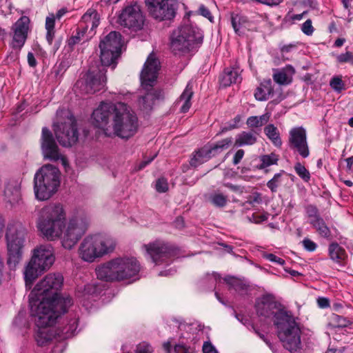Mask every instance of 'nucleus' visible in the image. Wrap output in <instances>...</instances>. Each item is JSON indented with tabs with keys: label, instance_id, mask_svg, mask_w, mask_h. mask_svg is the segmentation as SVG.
I'll use <instances>...</instances> for the list:
<instances>
[{
	"label": "nucleus",
	"instance_id": "f257e3e1",
	"mask_svg": "<svg viewBox=\"0 0 353 353\" xmlns=\"http://www.w3.org/2000/svg\"><path fill=\"white\" fill-rule=\"evenodd\" d=\"M63 282L61 274L50 273L35 285L29 295L30 312L36 318L38 327L36 340L39 345L56 337L57 333L52 326L57 318L73 304L70 296L58 293Z\"/></svg>",
	"mask_w": 353,
	"mask_h": 353
},
{
	"label": "nucleus",
	"instance_id": "f03ea898",
	"mask_svg": "<svg viewBox=\"0 0 353 353\" xmlns=\"http://www.w3.org/2000/svg\"><path fill=\"white\" fill-rule=\"evenodd\" d=\"M66 213L60 203H51L40 211L37 228L49 241L61 239L62 246L71 250L84 235L90 225V218L83 212L72 216L65 223Z\"/></svg>",
	"mask_w": 353,
	"mask_h": 353
},
{
	"label": "nucleus",
	"instance_id": "7ed1b4c3",
	"mask_svg": "<svg viewBox=\"0 0 353 353\" xmlns=\"http://www.w3.org/2000/svg\"><path fill=\"white\" fill-rule=\"evenodd\" d=\"M259 316L272 321L283 347L291 352L301 348V327L297 319L285 310L270 294L263 295L256 303Z\"/></svg>",
	"mask_w": 353,
	"mask_h": 353
},
{
	"label": "nucleus",
	"instance_id": "20e7f679",
	"mask_svg": "<svg viewBox=\"0 0 353 353\" xmlns=\"http://www.w3.org/2000/svg\"><path fill=\"white\" fill-rule=\"evenodd\" d=\"M140 265L134 257H117L96 268L97 278L105 281H121L136 276Z\"/></svg>",
	"mask_w": 353,
	"mask_h": 353
},
{
	"label": "nucleus",
	"instance_id": "39448f33",
	"mask_svg": "<svg viewBox=\"0 0 353 353\" xmlns=\"http://www.w3.org/2000/svg\"><path fill=\"white\" fill-rule=\"evenodd\" d=\"M115 240L108 236L100 234H90L81 242L78 248L79 258L88 263L112 253L116 248Z\"/></svg>",
	"mask_w": 353,
	"mask_h": 353
},
{
	"label": "nucleus",
	"instance_id": "423d86ee",
	"mask_svg": "<svg viewBox=\"0 0 353 353\" xmlns=\"http://www.w3.org/2000/svg\"><path fill=\"white\" fill-rule=\"evenodd\" d=\"M138 128V118L130 107L124 103H117L111 126L107 129V137L128 139L137 132Z\"/></svg>",
	"mask_w": 353,
	"mask_h": 353
},
{
	"label": "nucleus",
	"instance_id": "0eeeda50",
	"mask_svg": "<svg viewBox=\"0 0 353 353\" xmlns=\"http://www.w3.org/2000/svg\"><path fill=\"white\" fill-rule=\"evenodd\" d=\"M61 172L59 170L51 165H43L34 174V192L39 201L49 199L55 194L60 185Z\"/></svg>",
	"mask_w": 353,
	"mask_h": 353
},
{
	"label": "nucleus",
	"instance_id": "6e6552de",
	"mask_svg": "<svg viewBox=\"0 0 353 353\" xmlns=\"http://www.w3.org/2000/svg\"><path fill=\"white\" fill-rule=\"evenodd\" d=\"M159 68L160 63L159 60L154 54L151 53L148 56L141 73V85L144 89L148 90L146 94L139 100V105L144 110L151 109L154 101L159 99L161 96V91L153 89L149 90V88L153 86L157 79Z\"/></svg>",
	"mask_w": 353,
	"mask_h": 353
},
{
	"label": "nucleus",
	"instance_id": "1a4fd4ad",
	"mask_svg": "<svg viewBox=\"0 0 353 353\" xmlns=\"http://www.w3.org/2000/svg\"><path fill=\"white\" fill-rule=\"evenodd\" d=\"M203 32L200 29L185 25L174 30L170 37V48L175 54L189 52L203 42Z\"/></svg>",
	"mask_w": 353,
	"mask_h": 353
},
{
	"label": "nucleus",
	"instance_id": "9d476101",
	"mask_svg": "<svg viewBox=\"0 0 353 353\" xmlns=\"http://www.w3.org/2000/svg\"><path fill=\"white\" fill-rule=\"evenodd\" d=\"M26 230L20 223H10L6 234L8 250V265L14 268L22 259Z\"/></svg>",
	"mask_w": 353,
	"mask_h": 353
},
{
	"label": "nucleus",
	"instance_id": "9b49d317",
	"mask_svg": "<svg viewBox=\"0 0 353 353\" xmlns=\"http://www.w3.org/2000/svg\"><path fill=\"white\" fill-rule=\"evenodd\" d=\"M57 117L65 116L63 121H58L53 125L54 132L59 143L64 147H71L79 139V131L75 118L68 112L60 110Z\"/></svg>",
	"mask_w": 353,
	"mask_h": 353
},
{
	"label": "nucleus",
	"instance_id": "f8f14e48",
	"mask_svg": "<svg viewBox=\"0 0 353 353\" xmlns=\"http://www.w3.org/2000/svg\"><path fill=\"white\" fill-rule=\"evenodd\" d=\"M100 58L103 65L116 67V60L120 55L121 48V35L119 32L112 31L103 39L99 43Z\"/></svg>",
	"mask_w": 353,
	"mask_h": 353
},
{
	"label": "nucleus",
	"instance_id": "ddd939ff",
	"mask_svg": "<svg viewBox=\"0 0 353 353\" xmlns=\"http://www.w3.org/2000/svg\"><path fill=\"white\" fill-rule=\"evenodd\" d=\"M104 66L102 64L100 67H90L88 72L77 81L76 87L86 94H93L102 90L106 82V70Z\"/></svg>",
	"mask_w": 353,
	"mask_h": 353
},
{
	"label": "nucleus",
	"instance_id": "4468645a",
	"mask_svg": "<svg viewBox=\"0 0 353 353\" xmlns=\"http://www.w3.org/2000/svg\"><path fill=\"white\" fill-rule=\"evenodd\" d=\"M142 248L152 261L157 265L169 263L177 254V250L173 245L161 240L144 244Z\"/></svg>",
	"mask_w": 353,
	"mask_h": 353
},
{
	"label": "nucleus",
	"instance_id": "2eb2a0df",
	"mask_svg": "<svg viewBox=\"0 0 353 353\" xmlns=\"http://www.w3.org/2000/svg\"><path fill=\"white\" fill-rule=\"evenodd\" d=\"M40 142L41 152L45 159L52 161L60 160L65 168L68 166L66 158L61 153L52 133L46 127L42 128Z\"/></svg>",
	"mask_w": 353,
	"mask_h": 353
},
{
	"label": "nucleus",
	"instance_id": "dca6fc26",
	"mask_svg": "<svg viewBox=\"0 0 353 353\" xmlns=\"http://www.w3.org/2000/svg\"><path fill=\"white\" fill-rule=\"evenodd\" d=\"M150 14L159 21L173 19L177 8L175 0H145Z\"/></svg>",
	"mask_w": 353,
	"mask_h": 353
},
{
	"label": "nucleus",
	"instance_id": "f3484780",
	"mask_svg": "<svg viewBox=\"0 0 353 353\" xmlns=\"http://www.w3.org/2000/svg\"><path fill=\"white\" fill-rule=\"evenodd\" d=\"M117 103L101 102L99 105L93 111L92 118L95 127L103 130L108 136V128L111 126L113 115L116 112Z\"/></svg>",
	"mask_w": 353,
	"mask_h": 353
},
{
	"label": "nucleus",
	"instance_id": "a211bd4d",
	"mask_svg": "<svg viewBox=\"0 0 353 353\" xmlns=\"http://www.w3.org/2000/svg\"><path fill=\"white\" fill-rule=\"evenodd\" d=\"M118 23L125 28L134 30H141L144 23V17L137 4L125 7L118 16Z\"/></svg>",
	"mask_w": 353,
	"mask_h": 353
},
{
	"label": "nucleus",
	"instance_id": "6ab92c4d",
	"mask_svg": "<svg viewBox=\"0 0 353 353\" xmlns=\"http://www.w3.org/2000/svg\"><path fill=\"white\" fill-rule=\"evenodd\" d=\"M30 19L26 16L19 18L12 26V38L10 47L19 52L24 46L29 31Z\"/></svg>",
	"mask_w": 353,
	"mask_h": 353
},
{
	"label": "nucleus",
	"instance_id": "aec40b11",
	"mask_svg": "<svg viewBox=\"0 0 353 353\" xmlns=\"http://www.w3.org/2000/svg\"><path fill=\"white\" fill-rule=\"evenodd\" d=\"M290 148L296 151L303 158L310 154L305 130L302 127L294 128L289 132Z\"/></svg>",
	"mask_w": 353,
	"mask_h": 353
},
{
	"label": "nucleus",
	"instance_id": "412c9836",
	"mask_svg": "<svg viewBox=\"0 0 353 353\" xmlns=\"http://www.w3.org/2000/svg\"><path fill=\"white\" fill-rule=\"evenodd\" d=\"M31 259L47 271L55 261L54 248L50 244L39 245L33 250Z\"/></svg>",
	"mask_w": 353,
	"mask_h": 353
},
{
	"label": "nucleus",
	"instance_id": "4be33fe9",
	"mask_svg": "<svg viewBox=\"0 0 353 353\" xmlns=\"http://www.w3.org/2000/svg\"><path fill=\"white\" fill-rule=\"evenodd\" d=\"M100 23V16L97 11L94 9H88L79 23V26L83 28L89 32L96 33V28L99 26Z\"/></svg>",
	"mask_w": 353,
	"mask_h": 353
},
{
	"label": "nucleus",
	"instance_id": "5701e85b",
	"mask_svg": "<svg viewBox=\"0 0 353 353\" xmlns=\"http://www.w3.org/2000/svg\"><path fill=\"white\" fill-rule=\"evenodd\" d=\"M21 184L19 179L10 180L4 190L5 198L11 205L17 204L21 200Z\"/></svg>",
	"mask_w": 353,
	"mask_h": 353
},
{
	"label": "nucleus",
	"instance_id": "b1692460",
	"mask_svg": "<svg viewBox=\"0 0 353 353\" xmlns=\"http://www.w3.org/2000/svg\"><path fill=\"white\" fill-rule=\"evenodd\" d=\"M46 272L38 263L33 262L31 259L24 269L23 274L26 285L27 287L31 288L33 282L36 279Z\"/></svg>",
	"mask_w": 353,
	"mask_h": 353
},
{
	"label": "nucleus",
	"instance_id": "393cba45",
	"mask_svg": "<svg viewBox=\"0 0 353 353\" xmlns=\"http://www.w3.org/2000/svg\"><path fill=\"white\" fill-rule=\"evenodd\" d=\"M241 81V71L238 68H227L220 77V84L223 87L240 83Z\"/></svg>",
	"mask_w": 353,
	"mask_h": 353
},
{
	"label": "nucleus",
	"instance_id": "a878e982",
	"mask_svg": "<svg viewBox=\"0 0 353 353\" xmlns=\"http://www.w3.org/2000/svg\"><path fill=\"white\" fill-rule=\"evenodd\" d=\"M294 73V68L292 65H288L282 70H277L273 74V79L279 85H288L292 83Z\"/></svg>",
	"mask_w": 353,
	"mask_h": 353
},
{
	"label": "nucleus",
	"instance_id": "bb28decb",
	"mask_svg": "<svg viewBox=\"0 0 353 353\" xmlns=\"http://www.w3.org/2000/svg\"><path fill=\"white\" fill-rule=\"evenodd\" d=\"M231 23L234 32L239 35L243 34L249 26L248 18L239 14H231Z\"/></svg>",
	"mask_w": 353,
	"mask_h": 353
},
{
	"label": "nucleus",
	"instance_id": "cd10ccee",
	"mask_svg": "<svg viewBox=\"0 0 353 353\" xmlns=\"http://www.w3.org/2000/svg\"><path fill=\"white\" fill-rule=\"evenodd\" d=\"M94 36V32H89L79 26L77 30V34L74 36H72L68 40V44L71 48H72L73 46L77 43H84L89 41Z\"/></svg>",
	"mask_w": 353,
	"mask_h": 353
},
{
	"label": "nucleus",
	"instance_id": "c85d7f7f",
	"mask_svg": "<svg viewBox=\"0 0 353 353\" xmlns=\"http://www.w3.org/2000/svg\"><path fill=\"white\" fill-rule=\"evenodd\" d=\"M257 141V134L253 131H243L238 134L235 138L234 145L242 147L254 145Z\"/></svg>",
	"mask_w": 353,
	"mask_h": 353
},
{
	"label": "nucleus",
	"instance_id": "c756f323",
	"mask_svg": "<svg viewBox=\"0 0 353 353\" xmlns=\"http://www.w3.org/2000/svg\"><path fill=\"white\" fill-rule=\"evenodd\" d=\"M193 94L192 85L191 83H188L177 101V103L181 105L180 110L181 112L185 113L189 110L191 106L190 100Z\"/></svg>",
	"mask_w": 353,
	"mask_h": 353
},
{
	"label": "nucleus",
	"instance_id": "7c9ffc66",
	"mask_svg": "<svg viewBox=\"0 0 353 353\" xmlns=\"http://www.w3.org/2000/svg\"><path fill=\"white\" fill-rule=\"evenodd\" d=\"M272 93L273 88L272 81L270 79H268L261 83L260 85L256 90L254 97L258 101H266Z\"/></svg>",
	"mask_w": 353,
	"mask_h": 353
},
{
	"label": "nucleus",
	"instance_id": "2f4dec72",
	"mask_svg": "<svg viewBox=\"0 0 353 353\" xmlns=\"http://www.w3.org/2000/svg\"><path fill=\"white\" fill-rule=\"evenodd\" d=\"M212 156L208 146H205L195 152L190 160V165L197 167L208 161Z\"/></svg>",
	"mask_w": 353,
	"mask_h": 353
},
{
	"label": "nucleus",
	"instance_id": "473e14b6",
	"mask_svg": "<svg viewBox=\"0 0 353 353\" xmlns=\"http://www.w3.org/2000/svg\"><path fill=\"white\" fill-rule=\"evenodd\" d=\"M328 252L330 258L336 263H341L347 257L345 249L337 243H332L329 245Z\"/></svg>",
	"mask_w": 353,
	"mask_h": 353
},
{
	"label": "nucleus",
	"instance_id": "72a5a7b5",
	"mask_svg": "<svg viewBox=\"0 0 353 353\" xmlns=\"http://www.w3.org/2000/svg\"><path fill=\"white\" fill-rule=\"evenodd\" d=\"M225 281L230 287L241 295L245 294L250 288V285L245 281L235 277H226Z\"/></svg>",
	"mask_w": 353,
	"mask_h": 353
},
{
	"label": "nucleus",
	"instance_id": "f704fd0d",
	"mask_svg": "<svg viewBox=\"0 0 353 353\" xmlns=\"http://www.w3.org/2000/svg\"><path fill=\"white\" fill-rule=\"evenodd\" d=\"M309 223L321 237L325 239H330L331 237L332 234L330 229L327 227L325 222L321 217L315 221H310Z\"/></svg>",
	"mask_w": 353,
	"mask_h": 353
},
{
	"label": "nucleus",
	"instance_id": "c9c22d12",
	"mask_svg": "<svg viewBox=\"0 0 353 353\" xmlns=\"http://www.w3.org/2000/svg\"><path fill=\"white\" fill-rule=\"evenodd\" d=\"M264 133L276 147H281L282 141L279 132L273 124H268L264 128Z\"/></svg>",
	"mask_w": 353,
	"mask_h": 353
},
{
	"label": "nucleus",
	"instance_id": "e433bc0d",
	"mask_svg": "<svg viewBox=\"0 0 353 353\" xmlns=\"http://www.w3.org/2000/svg\"><path fill=\"white\" fill-rule=\"evenodd\" d=\"M270 117V114L268 112L259 117L252 116L248 118L246 124L251 128H260L268 122Z\"/></svg>",
	"mask_w": 353,
	"mask_h": 353
},
{
	"label": "nucleus",
	"instance_id": "4c0bfd02",
	"mask_svg": "<svg viewBox=\"0 0 353 353\" xmlns=\"http://www.w3.org/2000/svg\"><path fill=\"white\" fill-rule=\"evenodd\" d=\"M232 142L233 139L232 137H228L221 141H219L214 145L208 147L210 150H211L212 156L214 157L218 154L219 153L221 152L222 151L229 148L230 146L232 145Z\"/></svg>",
	"mask_w": 353,
	"mask_h": 353
},
{
	"label": "nucleus",
	"instance_id": "58836bf2",
	"mask_svg": "<svg viewBox=\"0 0 353 353\" xmlns=\"http://www.w3.org/2000/svg\"><path fill=\"white\" fill-rule=\"evenodd\" d=\"M77 327L78 317L76 315H74V316L70 319L66 326L62 330L61 336L64 338L71 336L74 334Z\"/></svg>",
	"mask_w": 353,
	"mask_h": 353
},
{
	"label": "nucleus",
	"instance_id": "ea45409f",
	"mask_svg": "<svg viewBox=\"0 0 353 353\" xmlns=\"http://www.w3.org/2000/svg\"><path fill=\"white\" fill-rule=\"evenodd\" d=\"M210 200L214 206L223 208L227 204L228 198L222 193L215 192L210 195Z\"/></svg>",
	"mask_w": 353,
	"mask_h": 353
},
{
	"label": "nucleus",
	"instance_id": "a19ab883",
	"mask_svg": "<svg viewBox=\"0 0 353 353\" xmlns=\"http://www.w3.org/2000/svg\"><path fill=\"white\" fill-rule=\"evenodd\" d=\"M279 160L278 156L274 153L270 154L263 155L260 157L261 162V168H265L270 165L276 164Z\"/></svg>",
	"mask_w": 353,
	"mask_h": 353
},
{
	"label": "nucleus",
	"instance_id": "79ce46f5",
	"mask_svg": "<svg viewBox=\"0 0 353 353\" xmlns=\"http://www.w3.org/2000/svg\"><path fill=\"white\" fill-rule=\"evenodd\" d=\"M241 120V117L239 114L236 115L233 120L228 122L224 127L221 128V132L218 134L237 128Z\"/></svg>",
	"mask_w": 353,
	"mask_h": 353
},
{
	"label": "nucleus",
	"instance_id": "37998d69",
	"mask_svg": "<svg viewBox=\"0 0 353 353\" xmlns=\"http://www.w3.org/2000/svg\"><path fill=\"white\" fill-rule=\"evenodd\" d=\"M294 170L296 174L304 181H307L310 179V172L300 163H297L294 165Z\"/></svg>",
	"mask_w": 353,
	"mask_h": 353
},
{
	"label": "nucleus",
	"instance_id": "c03bdc74",
	"mask_svg": "<svg viewBox=\"0 0 353 353\" xmlns=\"http://www.w3.org/2000/svg\"><path fill=\"white\" fill-rule=\"evenodd\" d=\"M305 212L310 221H315L321 218L319 214V210L316 206L309 205L305 208Z\"/></svg>",
	"mask_w": 353,
	"mask_h": 353
},
{
	"label": "nucleus",
	"instance_id": "a18cd8bd",
	"mask_svg": "<svg viewBox=\"0 0 353 353\" xmlns=\"http://www.w3.org/2000/svg\"><path fill=\"white\" fill-rule=\"evenodd\" d=\"M281 174L277 173L274 174V177L267 183V186L271 190L272 192L277 190V188L281 184Z\"/></svg>",
	"mask_w": 353,
	"mask_h": 353
},
{
	"label": "nucleus",
	"instance_id": "49530a36",
	"mask_svg": "<svg viewBox=\"0 0 353 353\" xmlns=\"http://www.w3.org/2000/svg\"><path fill=\"white\" fill-rule=\"evenodd\" d=\"M261 202V194L259 192H254L248 196V200L243 203V206H245L247 204L254 205L255 204H259Z\"/></svg>",
	"mask_w": 353,
	"mask_h": 353
},
{
	"label": "nucleus",
	"instance_id": "de8ad7c7",
	"mask_svg": "<svg viewBox=\"0 0 353 353\" xmlns=\"http://www.w3.org/2000/svg\"><path fill=\"white\" fill-rule=\"evenodd\" d=\"M336 60L341 63H350L353 65V53L347 51L345 53L340 54L337 56Z\"/></svg>",
	"mask_w": 353,
	"mask_h": 353
},
{
	"label": "nucleus",
	"instance_id": "09e8293b",
	"mask_svg": "<svg viewBox=\"0 0 353 353\" xmlns=\"http://www.w3.org/2000/svg\"><path fill=\"white\" fill-rule=\"evenodd\" d=\"M155 189L158 192H165L168 190V183L165 178H160L157 180Z\"/></svg>",
	"mask_w": 353,
	"mask_h": 353
},
{
	"label": "nucleus",
	"instance_id": "8fccbe9b",
	"mask_svg": "<svg viewBox=\"0 0 353 353\" xmlns=\"http://www.w3.org/2000/svg\"><path fill=\"white\" fill-rule=\"evenodd\" d=\"M262 256L264 259H265L271 262L277 263L280 265H283L285 263L284 259H283L282 258H280L272 253L264 252L262 254Z\"/></svg>",
	"mask_w": 353,
	"mask_h": 353
},
{
	"label": "nucleus",
	"instance_id": "3c124183",
	"mask_svg": "<svg viewBox=\"0 0 353 353\" xmlns=\"http://www.w3.org/2000/svg\"><path fill=\"white\" fill-rule=\"evenodd\" d=\"M301 30L303 32L308 36H310L314 32V28L312 26V23L310 19L306 20L302 25Z\"/></svg>",
	"mask_w": 353,
	"mask_h": 353
},
{
	"label": "nucleus",
	"instance_id": "603ef678",
	"mask_svg": "<svg viewBox=\"0 0 353 353\" xmlns=\"http://www.w3.org/2000/svg\"><path fill=\"white\" fill-rule=\"evenodd\" d=\"M343 82L339 77H334L330 81V86L336 91H341L343 88Z\"/></svg>",
	"mask_w": 353,
	"mask_h": 353
},
{
	"label": "nucleus",
	"instance_id": "864d4df0",
	"mask_svg": "<svg viewBox=\"0 0 353 353\" xmlns=\"http://www.w3.org/2000/svg\"><path fill=\"white\" fill-rule=\"evenodd\" d=\"M55 16L54 14H50L46 19V30H54Z\"/></svg>",
	"mask_w": 353,
	"mask_h": 353
},
{
	"label": "nucleus",
	"instance_id": "5fc2aeb1",
	"mask_svg": "<svg viewBox=\"0 0 353 353\" xmlns=\"http://www.w3.org/2000/svg\"><path fill=\"white\" fill-rule=\"evenodd\" d=\"M269 214L265 212L261 215H257L255 214H253L252 216V219H250V221L252 222H254L255 223H260L263 221H266L268 219Z\"/></svg>",
	"mask_w": 353,
	"mask_h": 353
},
{
	"label": "nucleus",
	"instance_id": "6e6d98bb",
	"mask_svg": "<svg viewBox=\"0 0 353 353\" xmlns=\"http://www.w3.org/2000/svg\"><path fill=\"white\" fill-rule=\"evenodd\" d=\"M302 243L304 248L309 252L314 251L317 247L316 244L309 239H303Z\"/></svg>",
	"mask_w": 353,
	"mask_h": 353
},
{
	"label": "nucleus",
	"instance_id": "4d7b16f0",
	"mask_svg": "<svg viewBox=\"0 0 353 353\" xmlns=\"http://www.w3.org/2000/svg\"><path fill=\"white\" fill-rule=\"evenodd\" d=\"M173 353H192V350L184 345L178 344L174 346Z\"/></svg>",
	"mask_w": 353,
	"mask_h": 353
},
{
	"label": "nucleus",
	"instance_id": "13d9d810",
	"mask_svg": "<svg viewBox=\"0 0 353 353\" xmlns=\"http://www.w3.org/2000/svg\"><path fill=\"white\" fill-rule=\"evenodd\" d=\"M152 347L146 343L139 344L137 348V353H151Z\"/></svg>",
	"mask_w": 353,
	"mask_h": 353
},
{
	"label": "nucleus",
	"instance_id": "bf43d9fd",
	"mask_svg": "<svg viewBox=\"0 0 353 353\" xmlns=\"http://www.w3.org/2000/svg\"><path fill=\"white\" fill-rule=\"evenodd\" d=\"M199 12L201 15L208 19L210 21H212V17L211 12L205 6L201 5L199 7Z\"/></svg>",
	"mask_w": 353,
	"mask_h": 353
},
{
	"label": "nucleus",
	"instance_id": "052dcab7",
	"mask_svg": "<svg viewBox=\"0 0 353 353\" xmlns=\"http://www.w3.org/2000/svg\"><path fill=\"white\" fill-rule=\"evenodd\" d=\"M244 156V150L242 149H239L236 151L235 153L234 157H233V163L234 165H237L240 163L241 159H243Z\"/></svg>",
	"mask_w": 353,
	"mask_h": 353
},
{
	"label": "nucleus",
	"instance_id": "680f3d73",
	"mask_svg": "<svg viewBox=\"0 0 353 353\" xmlns=\"http://www.w3.org/2000/svg\"><path fill=\"white\" fill-rule=\"evenodd\" d=\"M203 353H217L214 347L209 342H205L203 345Z\"/></svg>",
	"mask_w": 353,
	"mask_h": 353
},
{
	"label": "nucleus",
	"instance_id": "e2e57ef3",
	"mask_svg": "<svg viewBox=\"0 0 353 353\" xmlns=\"http://www.w3.org/2000/svg\"><path fill=\"white\" fill-rule=\"evenodd\" d=\"M317 303L321 308H326L329 307V300L325 297H320L317 299Z\"/></svg>",
	"mask_w": 353,
	"mask_h": 353
},
{
	"label": "nucleus",
	"instance_id": "0e129e2a",
	"mask_svg": "<svg viewBox=\"0 0 353 353\" xmlns=\"http://www.w3.org/2000/svg\"><path fill=\"white\" fill-rule=\"evenodd\" d=\"M27 58H28V65L32 68H34L37 65V60H36L33 53L28 52Z\"/></svg>",
	"mask_w": 353,
	"mask_h": 353
},
{
	"label": "nucleus",
	"instance_id": "69168bd1",
	"mask_svg": "<svg viewBox=\"0 0 353 353\" xmlns=\"http://www.w3.org/2000/svg\"><path fill=\"white\" fill-rule=\"evenodd\" d=\"M54 33H55L54 30H46V38L48 43L50 45H51L52 43V41H53V39L54 37Z\"/></svg>",
	"mask_w": 353,
	"mask_h": 353
},
{
	"label": "nucleus",
	"instance_id": "338daca9",
	"mask_svg": "<svg viewBox=\"0 0 353 353\" xmlns=\"http://www.w3.org/2000/svg\"><path fill=\"white\" fill-rule=\"evenodd\" d=\"M156 157V154H154L152 157L147 159V160H143V161H141L139 166H138V170H142L143 169L146 165H148L150 162H152L153 161V159H154V157Z\"/></svg>",
	"mask_w": 353,
	"mask_h": 353
},
{
	"label": "nucleus",
	"instance_id": "774afa93",
	"mask_svg": "<svg viewBox=\"0 0 353 353\" xmlns=\"http://www.w3.org/2000/svg\"><path fill=\"white\" fill-rule=\"evenodd\" d=\"M67 12V10L65 8H61L57 11L55 16V19H60L65 13Z\"/></svg>",
	"mask_w": 353,
	"mask_h": 353
}]
</instances>
